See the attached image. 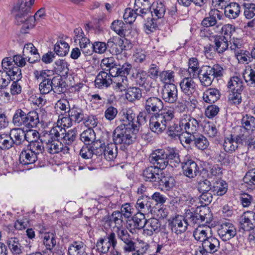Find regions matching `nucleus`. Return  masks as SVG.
I'll list each match as a JSON object with an SVG mask.
<instances>
[{
    "label": "nucleus",
    "mask_w": 255,
    "mask_h": 255,
    "mask_svg": "<svg viewBox=\"0 0 255 255\" xmlns=\"http://www.w3.org/2000/svg\"><path fill=\"white\" fill-rule=\"evenodd\" d=\"M31 6L24 0H18L13 8L17 24H23V29L32 28L35 24V18L31 15Z\"/></svg>",
    "instance_id": "1"
},
{
    "label": "nucleus",
    "mask_w": 255,
    "mask_h": 255,
    "mask_svg": "<svg viewBox=\"0 0 255 255\" xmlns=\"http://www.w3.org/2000/svg\"><path fill=\"white\" fill-rule=\"evenodd\" d=\"M139 127L123 123L118 126L113 133L114 142L117 144L129 145L135 141Z\"/></svg>",
    "instance_id": "2"
},
{
    "label": "nucleus",
    "mask_w": 255,
    "mask_h": 255,
    "mask_svg": "<svg viewBox=\"0 0 255 255\" xmlns=\"http://www.w3.org/2000/svg\"><path fill=\"white\" fill-rule=\"evenodd\" d=\"M63 131L64 130L59 128H52L48 132L44 133L41 135V141H44L46 148L49 153L55 154L63 151L65 153L69 150L70 147L64 146L62 141L58 140L59 139V135H61Z\"/></svg>",
    "instance_id": "3"
},
{
    "label": "nucleus",
    "mask_w": 255,
    "mask_h": 255,
    "mask_svg": "<svg viewBox=\"0 0 255 255\" xmlns=\"http://www.w3.org/2000/svg\"><path fill=\"white\" fill-rule=\"evenodd\" d=\"M174 117L173 108L164 109L159 114H155L149 120L151 130L158 134L165 130L167 124L170 123Z\"/></svg>",
    "instance_id": "4"
},
{
    "label": "nucleus",
    "mask_w": 255,
    "mask_h": 255,
    "mask_svg": "<svg viewBox=\"0 0 255 255\" xmlns=\"http://www.w3.org/2000/svg\"><path fill=\"white\" fill-rule=\"evenodd\" d=\"M223 68L219 64L213 66H202L198 72V78L202 86H210L215 78L220 77L223 75Z\"/></svg>",
    "instance_id": "5"
},
{
    "label": "nucleus",
    "mask_w": 255,
    "mask_h": 255,
    "mask_svg": "<svg viewBox=\"0 0 255 255\" xmlns=\"http://www.w3.org/2000/svg\"><path fill=\"white\" fill-rule=\"evenodd\" d=\"M33 75L35 78L40 82L39 89L41 94H47L52 91L53 79H51L46 71L35 70L33 72Z\"/></svg>",
    "instance_id": "6"
},
{
    "label": "nucleus",
    "mask_w": 255,
    "mask_h": 255,
    "mask_svg": "<svg viewBox=\"0 0 255 255\" xmlns=\"http://www.w3.org/2000/svg\"><path fill=\"white\" fill-rule=\"evenodd\" d=\"M2 71L11 76V80H20L22 77L21 70L16 66L12 59L10 57L3 58L1 62Z\"/></svg>",
    "instance_id": "7"
},
{
    "label": "nucleus",
    "mask_w": 255,
    "mask_h": 255,
    "mask_svg": "<svg viewBox=\"0 0 255 255\" xmlns=\"http://www.w3.org/2000/svg\"><path fill=\"white\" fill-rule=\"evenodd\" d=\"M179 125L187 135L195 134L199 128V122L189 115H183L180 119Z\"/></svg>",
    "instance_id": "8"
},
{
    "label": "nucleus",
    "mask_w": 255,
    "mask_h": 255,
    "mask_svg": "<svg viewBox=\"0 0 255 255\" xmlns=\"http://www.w3.org/2000/svg\"><path fill=\"white\" fill-rule=\"evenodd\" d=\"M181 164L183 174L187 177L193 178L199 173V168L190 155L185 156Z\"/></svg>",
    "instance_id": "9"
},
{
    "label": "nucleus",
    "mask_w": 255,
    "mask_h": 255,
    "mask_svg": "<svg viewBox=\"0 0 255 255\" xmlns=\"http://www.w3.org/2000/svg\"><path fill=\"white\" fill-rule=\"evenodd\" d=\"M181 80L179 86L181 91L186 95L190 96L193 95L197 89V84L193 80L194 77L190 76L188 72L186 74L180 73Z\"/></svg>",
    "instance_id": "10"
},
{
    "label": "nucleus",
    "mask_w": 255,
    "mask_h": 255,
    "mask_svg": "<svg viewBox=\"0 0 255 255\" xmlns=\"http://www.w3.org/2000/svg\"><path fill=\"white\" fill-rule=\"evenodd\" d=\"M144 110L148 115L159 114L163 108L162 100L156 97H150L145 99L144 103Z\"/></svg>",
    "instance_id": "11"
},
{
    "label": "nucleus",
    "mask_w": 255,
    "mask_h": 255,
    "mask_svg": "<svg viewBox=\"0 0 255 255\" xmlns=\"http://www.w3.org/2000/svg\"><path fill=\"white\" fill-rule=\"evenodd\" d=\"M166 159V148L156 149L149 157V162L162 170L167 165Z\"/></svg>",
    "instance_id": "12"
},
{
    "label": "nucleus",
    "mask_w": 255,
    "mask_h": 255,
    "mask_svg": "<svg viewBox=\"0 0 255 255\" xmlns=\"http://www.w3.org/2000/svg\"><path fill=\"white\" fill-rule=\"evenodd\" d=\"M208 211L209 209L205 207H202L199 211V213H187L186 215V220L188 222V225L193 226L196 224L198 225L204 221L207 223L208 222V219L206 212Z\"/></svg>",
    "instance_id": "13"
},
{
    "label": "nucleus",
    "mask_w": 255,
    "mask_h": 255,
    "mask_svg": "<svg viewBox=\"0 0 255 255\" xmlns=\"http://www.w3.org/2000/svg\"><path fill=\"white\" fill-rule=\"evenodd\" d=\"M240 227L244 231H250L255 227V211L244 212L240 217Z\"/></svg>",
    "instance_id": "14"
},
{
    "label": "nucleus",
    "mask_w": 255,
    "mask_h": 255,
    "mask_svg": "<svg viewBox=\"0 0 255 255\" xmlns=\"http://www.w3.org/2000/svg\"><path fill=\"white\" fill-rule=\"evenodd\" d=\"M176 86L173 83L165 84L161 91L163 100L168 103H174L178 98Z\"/></svg>",
    "instance_id": "15"
},
{
    "label": "nucleus",
    "mask_w": 255,
    "mask_h": 255,
    "mask_svg": "<svg viewBox=\"0 0 255 255\" xmlns=\"http://www.w3.org/2000/svg\"><path fill=\"white\" fill-rule=\"evenodd\" d=\"M162 173H163L162 169L153 165L144 169L143 170L142 176L146 182H158Z\"/></svg>",
    "instance_id": "16"
},
{
    "label": "nucleus",
    "mask_w": 255,
    "mask_h": 255,
    "mask_svg": "<svg viewBox=\"0 0 255 255\" xmlns=\"http://www.w3.org/2000/svg\"><path fill=\"white\" fill-rule=\"evenodd\" d=\"M218 234L223 241H227L236 235V229L232 223L225 222L220 226Z\"/></svg>",
    "instance_id": "17"
},
{
    "label": "nucleus",
    "mask_w": 255,
    "mask_h": 255,
    "mask_svg": "<svg viewBox=\"0 0 255 255\" xmlns=\"http://www.w3.org/2000/svg\"><path fill=\"white\" fill-rule=\"evenodd\" d=\"M188 222L182 216L177 215L169 223L171 231L177 235L181 234L187 230Z\"/></svg>",
    "instance_id": "18"
},
{
    "label": "nucleus",
    "mask_w": 255,
    "mask_h": 255,
    "mask_svg": "<svg viewBox=\"0 0 255 255\" xmlns=\"http://www.w3.org/2000/svg\"><path fill=\"white\" fill-rule=\"evenodd\" d=\"M151 3L148 0H135L133 8L138 16L144 17L150 15Z\"/></svg>",
    "instance_id": "19"
},
{
    "label": "nucleus",
    "mask_w": 255,
    "mask_h": 255,
    "mask_svg": "<svg viewBox=\"0 0 255 255\" xmlns=\"http://www.w3.org/2000/svg\"><path fill=\"white\" fill-rule=\"evenodd\" d=\"M124 43V40L119 37L110 38L107 42L108 48L112 54H119L125 49Z\"/></svg>",
    "instance_id": "20"
},
{
    "label": "nucleus",
    "mask_w": 255,
    "mask_h": 255,
    "mask_svg": "<svg viewBox=\"0 0 255 255\" xmlns=\"http://www.w3.org/2000/svg\"><path fill=\"white\" fill-rule=\"evenodd\" d=\"M161 224L159 221L156 218H150L147 220L143 234L147 236H151L154 234H157L161 229Z\"/></svg>",
    "instance_id": "21"
},
{
    "label": "nucleus",
    "mask_w": 255,
    "mask_h": 255,
    "mask_svg": "<svg viewBox=\"0 0 255 255\" xmlns=\"http://www.w3.org/2000/svg\"><path fill=\"white\" fill-rule=\"evenodd\" d=\"M59 128L60 129L61 128L64 130V131L62 132L63 133L61 135H59V139H61L62 142L65 144V146H68L72 145L77 138V130L75 129H72L66 132L65 129L62 127L58 126L53 127V128Z\"/></svg>",
    "instance_id": "22"
},
{
    "label": "nucleus",
    "mask_w": 255,
    "mask_h": 255,
    "mask_svg": "<svg viewBox=\"0 0 255 255\" xmlns=\"http://www.w3.org/2000/svg\"><path fill=\"white\" fill-rule=\"evenodd\" d=\"M203 251L213 254L220 249V241L214 237L209 236L202 243Z\"/></svg>",
    "instance_id": "23"
},
{
    "label": "nucleus",
    "mask_w": 255,
    "mask_h": 255,
    "mask_svg": "<svg viewBox=\"0 0 255 255\" xmlns=\"http://www.w3.org/2000/svg\"><path fill=\"white\" fill-rule=\"evenodd\" d=\"M222 18V15L219 11L216 9H213L209 13V16L204 18L202 21V25L205 27H212L217 24L218 20Z\"/></svg>",
    "instance_id": "24"
},
{
    "label": "nucleus",
    "mask_w": 255,
    "mask_h": 255,
    "mask_svg": "<svg viewBox=\"0 0 255 255\" xmlns=\"http://www.w3.org/2000/svg\"><path fill=\"white\" fill-rule=\"evenodd\" d=\"M29 53L31 54V56L28 57L27 61L30 63H33L40 60V55L37 52V50L35 47L32 43H28L25 44L23 49V55L26 56Z\"/></svg>",
    "instance_id": "25"
},
{
    "label": "nucleus",
    "mask_w": 255,
    "mask_h": 255,
    "mask_svg": "<svg viewBox=\"0 0 255 255\" xmlns=\"http://www.w3.org/2000/svg\"><path fill=\"white\" fill-rule=\"evenodd\" d=\"M211 233V229L207 226L199 225L193 232V236L197 241L204 243Z\"/></svg>",
    "instance_id": "26"
},
{
    "label": "nucleus",
    "mask_w": 255,
    "mask_h": 255,
    "mask_svg": "<svg viewBox=\"0 0 255 255\" xmlns=\"http://www.w3.org/2000/svg\"><path fill=\"white\" fill-rule=\"evenodd\" d=\"M112 81L113 79L107 72L101 71L97 76L95 83L97 87L103 88L109 87L112 83Z\"/></svg>",
    "instance_id": "27"
},
{
    "label": "nucleus",
    "mask_w": 255,
    "mask_h": 255,
    "mask_svg": "<svg viewBox=\"0 0 255 255\" xmlns=\"http://www.w3.org/2000/svg\"><path fill=\"white\" fill-rule=\"evenodd\" d=\"M86 245L82 241H74L69 245L68 255H82L85 252Z\"/></svg>",
    "instance_id": "28"
},
{
    "label": "nucleus",
    "mask_w": 255,
    "mask_h": 255,
    "mask_svg": "<svg viewBox=\"0 0 255 255\" xmlns=\"http://www.w3.org/2000/svg\"><path fill=\"white\" fill-rule=\"evenodd\" d=\"M240 146L238 135L226 137L223 143L224 150L229 153H233Z\"/></svg>",
    "instance_id": "29"
},
{
    "label": "nucleus",
    "mask_w": 255,
    "mask_h": 255,
    "mask_svg": "<svg viewBox=\"0 0 255 255\" xmlns=\"http://www.w3.org/2000/svg\"><path fill=\"white\" fill-rule=\"evenodd\" d=\"M6 243L11 253L13 255H17L22 253L23 247L18 238L9 237L7 239Z\"/></svg>",
    "instance_id": "30"
},
{
    "label": "nucleus",
    "mask_w": 255,
    "mask_h": 255,
    "mask_svg": "<svg viewBox=\"0 0 255 255\" xmlns=\"http://www.w3.org/2000/svg\"><path fill=\"white\" fill-rule=\"evenodd\" d=\"M8 134L14 145H19L25 140V131L21 128L11 129Z\"/></svg>",
    "instance_id": "31"
},
{
    "label": "nucleus",
    "mask_w": 255,
    "mask_h": 255,
    "mask_svg": "<svg viewBox=\"0 0 255 255\" xmlns=\"http://www.w3.org/2000/svg\"><path fill=\"white\" fill-rule=\"evenodd\" d=\"M166 156L167 165L169 164L172 167L177 166L181 161L179 157L178 152L174 148L168 147L166 148Z\"/></svg>",
    "instance_id": "32"
},
{
    "label": "nucleus",
    "mask_w": 255,
    "mask_h": 255,
    "mask_svg": "<svg viewBox=\"0 0 255 255\" xmlns=\"http://www.w3.org/2000/svg\"><path fill=\"white\" fill-rule=\"evenodd\" d=\"M243 76L248 85L255 87V64L246 67Z\"/></svg>",
    "instance_id": "33"
},
{
    "label": "nucleus",
    "mask_w": 255,
    "mask_h": 255,
    "mask_svg": "<svg viewBox=\"0 0 255 255\" xmlns=\"http://www.w3.org/2000/svg\"><path fill=\"white\" fill-rule=\"evenodd\" d=\"M38 156L31 150H23L19 155V160L23 165H29L34 163L37 160Z\"/></svg>",
    "instance_id": "34"
},
{
    "label": "nucleus",
    "mask_w": 255,
    "mask_h": 255,
    "mask_svg": "<svg viewBox=\"0 0 255 255\" xmlns=\"http://www.w3.org/2000/svg\"><path fill=\"white\" fill-rule=\"evenodd\" d=\"M117 144L114 142L110 143L105 146L103 149L102 154H104L107 160L113 161L117 157L118 154Z\"/></svg>",
    "instance_id": "35"
},
{
    "label": "nucleus",
    "mask_w": 255,
    "mask_h": 255,
    "mask_svg": "<svg viewBox=\"0 0 255 255\" xmlns=\"http://www.w3.org/2000/svg\"><path fill=\"white\" fill-rule=\"evenodd\" d=\"M160 178L158 182L162 191H169L175 186V180L173 177L170 176H165L163 173L161 174Z\"/></svg>",
    "instance_id": "36"
},
{
    "label": "nucleus",
    "mask_w": 255,
    "mask_h": 255,
    "mask_svg": "<svg viewBox=\"0 0 255 255\" xmlns=\"http://www.w3.org/2000/svg\"><path fill=\"white\" fill-rule=\"evenodd\" d=\"M240 6L237 2H231L225 8L224 13L230 19H235L240 13Z\"/></svg>",
    "instance_id": "37"
},
{
    "label": "nucleus",
    "mask_w": 255,
    "mask_h": 255,
    "mask_svg": "<svg viewBox=\"0 0 255 255\" xmlns=\"http://www.w3.org/2000/svg\"><path fill=\"white\" fill-rule=\"evenodd\" d=\"M113 82L115 84L114 88L117 91H125L128 86V81L127 77L125 76L120 75L116 76V78L113 79Z\"/></svg>",
    "instance_id": "38"
},
{
    "label": "nucleus",
    "mask_w": 255,
    "mask_h": 255,
    "mask_svg": "<svg viewBox=\"0 0 255 255\" xmlns=\"http://www.w3.org/2000/svg\"><path fill=\"white\" fill-rule=\"evenodd\" d=\"M199 68V65L197 59L191 58L189 59L188 69H181L180 73L186 74V73L188 72L190 74V76L195 77Z\"/></svg>",
    "instance_id": "39"
},
{
    "label": "nucleus",
    "mask_w": 255,
    "mask_h": 255,
    "mask_svg": "<svg viewBox=\"0 0 255 255\" xmlns=\"http://www.w3.org/2000/svg\"><path fill=\"white\" fill-rule=\"evenodd\" d=\"M238 142L240 145L248 147V149L253 150V146L255 144V137L249 133L238 135Z\"/></svg>",
    "instance_id": "40"
},
{
    "label": "nucleus",
    "mask_w": 255,
    "mask_h": 255,
    "mask_svg": "<svg viewBox=\"0 0 255 255\" xmlns=\"http://www.w3.org/2000/svg\"><path fill=\"white\" fill-rule=\"evenodd\" d=\"M220 97V92L216 89H209L206 90L203 96V100L208 103H214Z\"/></svg>",
    "instance_id": "41"
},
{
    "label": "nucleus",
    "mask_w": 255,
    "mask_h": 255,
    "mask_svg": "<svg viewBox=\"0 0 255 255\" xmlns=\"http://www.w3.org/2000/svg\"><path fill=\"white\" fill-rule=\"evenodd\" d=\"M151 207V202L150 197L141 195L140 196L136 202V208L138 210L144 212H146L149 210Z\"/></svg>",
    "instance_id": "42"
},
{
    "label": "nucleus",
    "mask_w": 255,
    "mask_h": 255,
    "mask_svg": "<svg viewBox=\"0 0 255 255\" xmlns=\"http://www.w3.org/2000/svg\"><path fill=\"white\" fill-rule=\"evenodd\" d=\"M123 215L119 211L113 212L110 217L109 223L111 226L117 229L123 227L124 221Z\"/></svg>",
    "instance_id": "43"
},
{
    "label": "nucleus",
    "mask_w": 255,
    "mask_h": 255,
    "mask_svg": "<svg viewBox=\"0 0 255 255\" xmlns=\"http://www.w3.org/2000/svg\"><path fill=\"white\" fill-rule=\"evenodd\" d=\"M228 190L227 183L222 180H218L213 183L212 192L217 196L224 195Z\"/></svg>",
    "instance_id": "44"
},
{
    "label": "nucleus",
    "mask_w": 255,
    "mask_h": 255,
    "mask_svg": "<svg viewBox=\"0 0 255 255\" xmlns=\"http://www.w3.org/2000/svg\"><path fill=\"white\" fill-rule=\"evenodd\" d=\"M25 126L28 128H35L39 123L37 113L34 111L29 112L26 114Z\"/></svg>",
    "instance_id": "45"
},
{
    "label": "nucleus",
    "mask_w": 255,
    "mask_h": 255,
    "mask_svg": "<svg viewBox=\"0 0 255 255\" xmlns=\"http://www.w3.org/2000/svg\"><path fill=\"white\" fill-rule=\"evenodd\" d=\"M214 42L215 45V49L219 53H222L226 51L229 46L228 38L221 36L216 35L214 36Z\"/></svg>",
    "instance_id": "46"
},
{
    "label": "nucleus",
    "mask_w": 255,
    "mask_h": 255,
    "mask_svg": "<svg viewBox=\"0 0 255 255\" xmlns=\"http://www.w3.org/2000/svg\"><path fill=\"white\" fill-rule=\"evenodd\" d=\"M152 9L150 10V14L154 18H161L163 17L165 13V6L162 2H157L152 4Z\"/></svg>",
    "instance_id": "47"
},
{
    "label": "nucleus",
    "mask_w": 255,
    "mask_h": 255,
    "mask_svg": "<svg viewBox=\"0 0 255 255\" xmlns=\"http://www.w3.org/2000/svg\"><path fill=\"white\" fill-rule=\"evenodd\" d=\"M147 220L145 219L143 213L138 212L132 217V222L134 229H144Z\"/></svg>",
    "instance_id": "48"
},
{
    "label": "nucleus",
    "mask_w": 255,
    "mask_h": 255,
    "mask_svg": "<svg viewBox=\"0 0 255 255\" xmlns=\"http://www.w3.org/2000/svg\"><path fill=\"white\" fill-rule=\"evenodd\" d=\"M228 87L231 91L241 92L243 90V83L241 78L238 76L231 77L228 83Z\"/></svg>",
    "instance_id": "49"
},
{
    "label": "nucleus",
    "mask_w": 255,
    "mask_h": 255,
    "mask_svg": "<svg viewBox=\"0 0 255 255\" xmlns=\"http://www.w3.org/2000/svg\"><path fill=\"white\" fill-rule=\"evenodd\" d=\"M68 116L71 117L72 121L80 123L85 119L83 111L80 108L73 107L70 110Z\"/></svg>",
    "instance_id": "50"
},
{
    "label": "nucleus",
    "mask_w": 255,
    "mask_h": 255,
    "mask_svg": "<svg viewBox=\"0 0 255 255\" xmlns=\"http://www.w3.org/2000/svg\"><path fill=\"white\" fill-rule=\"evenodd\" d=\"M126 97L127 100L130 102L139 100L141 97V90L135 87H130L127 89Z\"/></svg>",
    "instance_id": "51"
},
{
    "label": "nucleus",
    "mask_w": 255,
    "mask_h": 255,
    "mask_svg": "<svg viewBox=\"0 0 255 255\" xmlns=\"http://www.w3.org/2000/svg\"><path fill=\"white\" fill-rule=\"evenodd\" d=\"M54 50L57 55L64 56L68 53L69 50V46L67 42L60 40L56 43L54 45Z\"/></svg>",
    "instance_id": "52"
},
{
    "label": "nucleus",
    "mask_w": 255,
    "mask_h": 255,
    "mask_svg": "<svg viewBox=\"0 0 255 255\" xmlns=\"http://www.w3.org/2000/svg\"><path fill=\"white\" fill-rule=\"evenodd\" d=\"M80 138L86 144H90L96 139L95 132L93 129L89 128L81 134Z\"/></svg>",
    "instance_id": "53"
},
{
    "label": "nucleus",
    "mask_w": 255,
    "mask_h": 255,
    "mask_svg": "<svg viewBox=\"0 0 255 255\" xmlns=\"http://www.w3.org/2000/svg\"><path fill=\"white\" fill-rule=\"evenodd\" d=\"M25 117L26 114L25 112L21 109H18L16 111L14 114L12 123L16 127L25 126Z\"/></svg>",
    "instance_id": "54"
},
{
    "label": "nucleus",
    "mask_w": 255,
    "mask_h": 255,
    "mask_svg": "<svg viewBox=\"0 0 255 255\" xmlns=\"http://www.w3.org/2000/svg\"><path fill=\"white\" fill-rule=\"evenodd\" d=\"M173 120L170 121V123L167 124V131L168 135L172 138H176L180 135L181 130H182L180 125L179 126L176 124L174 123L172 121Z\"/></svg>",
    "instance_id": "55"
},
{
    "label": "nucleus",
    "mask_w": 255,
    "mask_h": 255,
    "mask_svg": "<svg viewBox=\"0 0 255 255\" xmlns=\"http://www.w3.org/2000/svg\"><path fill=\"white\" fill-rule=\"evenodd\" d=\"M43 143H44V141H41V136H40L39 140L29 144V150L38 156L40 154L42 153L44 151Z\"/></svg>",
    "instance_id": "56"
},
{
    "label": "nucleus",
    "mask_w": 255,
    "mask_h": 255,
    "mask_svg": "<svg viewBox=\"0 0 255 255\" xmlns=\"http://www.w3.org/2000/svg\"><path fill=\"white\" fill-rule=\"evenodd\" d=\"M13 141L8 134L0 135V148L2 150H8L13 146Z\"/></svg>",
    "instance_id": "57"
},
{
    "label": "nucleus",
    "mask_w": 255,
    "mask_h": 255,
    "mask_svg": "<svg viewBox=\"0 0 255 255\" xmlns=\"http://www.w3.org/2000/svg\"><path fill=\"white\" fill-rule=\"evenodd\" d=\"M148 75L145 71H139L135 76V81L137 85L139 86L146 87L148 85Z\"/></svg>",
    "instance_id": "58"
},
{
    "label": "nucleus",
    "mask_w": 255,
    "mask_h": 255,
    "mask_svg": "<svg viewBox=\"0 0 255 255\" xmlns=\"http://www.w3.org/2000/svg\"><path fill=\"white\" fill-rule=\"evenodd\" d=\"M138 15V14L134 10V8L132 9L130 8H127L125 10L123 17L126 23L131 24L135 21Z\"/></svg>",
    "instance_id": "59"
},
{
    "label": "nucleus",
    "mask_w": 255,
    "mask_h": 255,
    "mask_svg": "<svg viewBox=\"0 0 255 255\" xmlns=\"http://www.w3.org/2000/svg\"><path fill=\"white\" fill-rule=\"evenodd\" d=\"M161 81L165 84L174 82V72L172 71H163L159 75Z\"/></svg>",
    "instance_id": "60"
},
{
    "label": "nucleus",
    "mask_w": 255,
    "mask_h": 255,
    "mask_svg": "<svg viewBox=\"0 0 255 255\" xmlns=\"http://www.w3.org/2000/svg\"><path fill=\"white\" fill-rule=\"evenodd\" d=\"M110 248V243L107 242L105 239H100L96 243V250L100 254H107L109 251Z\"/></svg>",
    "instance_id": "61"
},
{
    "label": "nucleus",
    "mask_w": 255,
    "mask_h": 255,
    "mask_svg": "<svg viewBox=\"0 0 255 255\" xmlns=\"http://www.w3.org/2000/svg\"><path fill=\"white\" fill-rule=\"evenodd\" d=\"M204 132L209 137H215L218 133V130L214 124L208 123L204 127Z\"/></svg>",
    "instance_id": "62"
},
{
    "label": "nucleus",
    "mask_w": 255,
    "mask_h": 255,
    "mask_svg": "<svg viewBox=\"0 0 255 255\" xmlns=\"http://www.w3.org/2000/svg\"><path fill=\"white\" fill-rule=\"evenodd\" d=\"M125 23L122 20H117L114 21L111 26V29L121 36L125 35Z\"/></svg>",
    "instance_id": "63"
},
{
    "label": "nucleus",
    "mask_w": 255,
    "mask_h": 255,
    "mask_svg": "<svg viewBox=\"0 0 255 255\" xmlns=\"http://www.w3.org/2000/svg\"><path fill=\"white\" fill-rule=\"evenodd\" d=\"M194 144L199 149L204 150L208 147L209 143L204 136L200 135L194 138Z\"/></svg>",
    "instance_id": "64"
}]
</instances>
